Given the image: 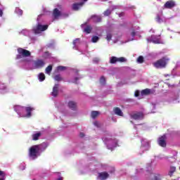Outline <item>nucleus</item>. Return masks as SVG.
Returning <instances> with one entry per match:
<instances>
[{"label": "nucleus", "instance_id": "nucleus-5", "mask_svg": "<svg viewBox=\"0 0 180 180\" xmlns=\"http://www.w3.org/2000/svg\"><path fill=\"white\" fill-rule=\"evenodd\" d=\"M148 43H153L154 44H161V35H152L147 38Z\"/></svg>", "mask_w": 180, "mask_h": 180}, {"label": "nucleus", "instance_id": "nucleus-30", "mask_svg": "<svg viewBox=\"0 0 180 180\" xmlns=\"http://www.w3.org/2000/svg\"><path fill=\"white\" fill-rule=\"evenodd\" d=\"M51 71H53V65H50L45 69L46 74H48V75H50L51 74Z\"/></svg>", "mask_w": 180, "mask_h": 180}, {"label": "nucleus", "instance_id": "nucleus-49", "mask_svg": "<svg viewBox=\"0 0 180 180\" xmlns=\"http://www.w3.org/2000/svg\"><path fill=\"white\" fill-rule=\"evenodd\" d=\"M134 96H135L136 98H138V96H140V91L136 90V91H135V93H134Z\"/></svg>", "mask_w": 180, "mask_h": 180}, {"label": "nucleus", "instance_id": "nucleus-17", "mask_svg": "<svg viewBox=\"0 0 180 180\" xmlns=\"http://www.w3.org/2000/svg\"><path fill=\"white\" fill-rule=\"evenodd\" d=\"M109 178V174L106 172H103L98 173V180H106Z\"/></svg>", "mask_w": 180, "mask_h": 180}, {"label": "nucleus", "instance_id": "nucleus-2", "mask_svg": "<svg viewBox=\"0 0 180 180\" xmlns=\"http://www.w3.org/2000/svg\"><path fill=\"white\" fill-rule=\"evenodd\" d=\"M43 14L38 15L37 18V25L32 27V30L24 29L19 32V34L29 37L32 41H36L37 37L42 32L47 30L49 29V25H43Z\"/></svg>", "mask_w": 180, "mask_h": 180}, {"label": "nucleus", "instance_id": "nucleus-54", "mask_svg": "<svg viewBox=\"0 0 180 180\" xmlns=\"http://www.w3.org/2000/svg\"><path fill=\"white\" fill-rule=\"evenodd\" d=\"M79 137H81V139L85 137V134H84V132H80L79 133Z\"/></svg>", "mask_w": 180, "mask_h": 180}, {"label": "nucleus", "instance_id": "nucleus-3", "mask_svg": "<svg viewBox=\"0 0 180 180\" xmlns=\"http://www.w3.org/2000/svg\"><path fill=\"white\" fill-rule=\"evenodd\" d=\"M103 143L105 144L107 148L113 151L116 147L119 146L118 141L110 134L106 135L102 139Z\"/></svg>", "mask_w": 180, "mask_h": 180}, {"label": "nucleus", "instance_id": "nucleus-55", "mask_svg": "<svg viewBox=\"0 0 180 180\" xmlns=\"http://www.w3.org/2000/svg\"><path fill=\"white\" fill-rule=\"evenodd\" d=\"M113 172H115V168L111 167L110 170L109 171L110 174H113Z\"/></svg>", "mask_w": 180, "mask_h": 180}, {"label": "nucleus", "instance_id": "nucleus-31", "mask_svg": "<svg viewBox=\"0 0 180 180\" xmlns=\"http://www.w3.org/2000/svg\"><path fill=\"white\" fill-rule=\"evenodd\" d=\"M100 37L96 36V35H94L92 37H91V43H98L100 40Z\"/></svg>", "mask_w": 180, "mask_h": 180}, {"label": "nucleus", "instance_id": "nucleus-48", "mask_svg": "<svg viewBox=\"0 0 180 180\" xmlns=\"http://www.w3.org/2000/svg\"><path fill=\"white\" fill-rule=\"evenodd\" d=\"M153 180H160V174H155L154 176H153Z\"/></svg>", "mask_w": 180, "mask_h": 180}, {"label": "nucleus", "instance_id": "nucleus-58", "mask_svg": "<svg viewBox=\"0 0 180 180\" xmlns=\"http://www.w3.org/2000/svg\"><path fill=\"white\" fill-rule=\"evenodd\" d=\"M2 178H0V180H5V176H1Z\"/></svg>", "mask_w": 180, "mask_h": 180}, {"label": "nucleus", "instance_id": "nucleus-45", "mask_svg": "<svg viewBox=\"0 0 180 180\" xmlns=\"http://www.w3.org/2000/svg\"><path fill=\"white\" fill-rule=\"evenodd\" d=\"M117 62L124 63V62H126V58H123V57L117 58Z\"/></svg>", "mask_w": 180, "mask_h": 180}, {"label": "nucleus", "instance_id": "nucleus-19", "mask_svg": "<svg viewBox=\"0 0 180 180\" xmlns=\"http://www.w3.org/2000/svg\"><path fill=\"white\" fill-rule=\"evenodd\" d=\"M115 9H117V6H111L109 9H107L105 11H104L103 15L104 16H109Z\"/></svg>", "mask_w": 180, "mask_h": 180}, {"label": "nucleus", "instance_id": "nucleus-1", "mask_svg": "<svg viewBox=\"0 0 180 180\" xmlns=\"http://www.w3.org/2000/svg\"><path fill=\"white\" fill-rule=\"evenodd\" d=\"M17 51L18 54L15 58L18 67L23 70H40L46 65V63L41 59L33 60V59L29 58L31 53L26 49L18 48Z\"/></svg>", "mask_w": 180, "mask_h": 180}, {"label": "nucleus", "instance_id": "nucleus-20", "mask_svg": "<svg viewBox=\"0 0 180 180\" xmlns=\"http://www.w3.org/2000/svg\"><path fill=\"white\" fill-rule=\"evenodd\" d=\"M9 92V89L6 87L5 84L0 82V94H8Z\"/></svg>", "mask_w": 180, "mask_h": 180}, {"label": "nucleus", "instance_id": "nucleus-43", "mask_svg": "<svg viewBox=\"0 0 180 180\" xmlns=\"http://www.w3.org/2000/svg\"><path fill=\"white\" fill-rule=\"evenodd\" d=\"M100 84L101 85H105V84H106V80L105 79V77H101L100 79Z\"/></svg>", "mask_w": 180, "mask_h": 180}, {"label": "nucleus", "instance_id": "nucleus-64", "mask_svg": "<svg viewBox=\"0 0 180 180\" xmlns=\"http://www.w3.org/2000/svg\"><path fill=\"white\" fill-rule=\"evenodd\" d=\"M63 127H68L67 125L63 126Z\"/></svg>", "mask_w": 180, "mask_h": 180}, {"label": "nucleus", "instance_id": "nucleus-23", "mask_svg": "<svg viewBox=\"0 0 180 180\" xmlns=\"http://www.w3.org/2000/svg\"><path fill=\"white\" fill-rule=\"evenodd\" d=\"M59 86H60V85L58 84H56L54 85V86L53 88V91L51 92V95L54 98H56V96H57V95H58V88H59Z\"/></svg>", "mask_w": 180, "mask_h": 180}, {"label": "nucleus", "instance_id": "nucleus-40", "mask_svg": "<svg viewBox=\"0 0 180 180\" xmlns=\"http://www.w3.org/2000/svg\"><path fill=\"white\" fill-rule=\"evenodd\" d=\"M70 14L68 13H61L60 18L65 19V18H68Z\"/></svg>", "mask_w": 180, "mask_h": 180}, {"label": "nucleus", "instance_id": "nucleus-37", "mask_svg": "<svg viewBox=\"0 0 180 180\" xmlns=\"http://www.w3.org/2000/svg\"><path fill=\"white\" fill-rule=\"evenodd\" d=\"M106 39L108 41H110V40H112V32L109 31L107 32Z\"/></svg>", "mask_w": 180, "mask_h": 180}, {"label": "nucleus", "instance_id": "nucleus-26", "mask_svg": "<svg viewBox=\"0 0 180 180\" xmlns=\"http://www.w3.org/2000/svg\"><path fill=\"white\" fill-rule=\"evenodd\" d=\"M40 136H41V132H40V131L33 134L32 135V140L34 141H36L39 140V138L40 137Z\"/></svg>", "mask_w": 180, "mask_h": 180}, {"label": "nucleus", "instance_id": "nucleus-60", "mask_svg": "<svg viewBox=\"0 0 180 180\" xmlns=\"http://www.w3.org/2000/svg\"><path fill=\"white\" fill-rule=\"evenodd\" d=\"M88 0H83V2H87Z\"/></svg>", "mask_w": 180, "mask_h": 180}, {"label": "nucleus", "instance_id": "nucleus-27", "mask_svg": "<svg viewBox=\"0 0 180 180\" xmlns=\"http://www.w3.org/2000/svg\"><path fill=\"white\" fill-rule=\"evenodd\" d=\"M115 115H117V116H123V112L122 110H120V108H115L113 110Z\"/></svg>", "mask_w": 180, "mask_h": 180}, {"label": "nucleus", "instance_id": "nucleus-41", "mask_svg": "<svg viewBox=\"0 0 180 180\" xmlns=\"http://www.w3.org/2000/svg\"><path fill=\"white\" fill-rule=\"evenodd\" d=\"M56 70H57V71H64V70H67V67H65V66H58Z\"/></svg>", "mask_w": 180, "mask_h": 180}, {"label": "nucleus", "instance_id": "nucleus-10", "mask_svg": "<svg viewBox=\"0 0 180 180\" xmlns=\"http://www.w3.org/2000/svg\"><path fill=\"white\" fill-rule=\"evenodd\" d=\"M167 135L164 134L163 136H160L158 140V143L160 147H167Z\"/></svg>", "mask_w": 180, "mask_h": 180}, {"label": "nucleus", "instance_id": "nucleus-61", "mask_svg": "<svg viewBox=\"0 0 180 180\" xmlns=\"http://www.w3.org/2000/svg\"><path fill=\"white\" fill-rule=\"evenodd\" d=\"M139 29H140V27H138L136 30H139Z\"/></svg>", "mask_w": 180, "mask_h": 180}, {"label": "nucleus", "instance_id": "nucleus-35", "mask_svg": "<svg viewBox=\"0 0 180 180\" xmlns=\"http://www.w3.org/2000/svg\"><path fill=\"white\" fill-rule=\"evenodd\" d=\"M110 63L111 64H116V63H117V58L116 56H112L110 58Z\"/></svg>", "mask_w": 180, "mask_h": 180}, {"label": "nucleus", "instance_id": "nucleus-13", "mask_svg": "<svg viewBox=\"0 0 180 180\" xmlns=\"http://www.w3.org/2000/svg\"><path fill=\"white\" fill-rule=\"evenodd\" d=\"M175 6H176V3L172 0L167 1L164 5V8L166 9H172V8H175Z\"/></svg>", "mask_w": 180, "mask_h": 180}, {"label": "nucleus", "instance_id": "nucleus-25", "mask_svg": "<svg viewBox=\"0 0 180 180\" xmlns=\"http://www.w3.org/2000/svg\"><path fill=\"white\" fill-rule=\"evenodd\" d=\"M166 19L165 18L162 17L161 15L158 14L156 17V22L158 23H164L165 22Z\"/></svg>", "mask_w": 180, "mask_h": 180}, {"label": "nucleus", "instance_id": "nucleus-7", "mask_svg": "<svg viewBox=\"0 0 180 180\" xmlns=\"http://www.w3.org/2000/svg\"><path fill=\"white\" fill-rule=\"evenodd\" d=\"M169 60V59L162 58L157 62L154 63L153 65L154 67H155V68H165V66L167 65V61H168Z\"/></svg>", "mask_w": 180, "mask_h": 180}, {"label": "nucleus", "instance_id": "nucleus-12", "mask_svg": "<svg viewBox=\"0 0 180 180\" xmlns=\"http://www.w3.org/2000/svg\"><path fill=\"white\" fill-rule=\"evenodd\" d=\"M52 18L53 20H57L61 18V11L58 8H54L52 13Z\"/></svg>", "mask_w": 180, "mask_h": 180}, {"label": "nucleus", "instance_id": "nucleus-29", "mask_svg": "<svg viewBox=\"0 0 180 180\" xmlns=\"http://www.w3.org/2000/svg\"><path fill=\"white\" fill-rule=\"evenodd\" d=\"M38 79L39 82H43V81L46 79V75H44V73H39L38 75Z\"/></svg>", "mask_w": 180, "mask_h": 180}, {"label": "nucleus", "instance_id": "nucleus-52", "mask_svg": "<svg viewBox=\"0 0 180 180\" xmlns=\"http://www.w3.org/2000/svg\"><path fill=\"white\" fill-rule=\"evenodd\" d=\"M44 57H46V58L50 57V53H49V52H45V53H44Z\"/></svg>", "mask_w": 180, "mask_h": 180}, {"label": "nucleus", "instance_id": "nucleus-63", "mask_svg": "<svg viewBox=\"0 0 180 180\" xmlns=\"http://www.w3.org/2000/svg\"><path fill=\"white\" fill-rule=\"evenodd\" d=\"M89 171H94V169H91V168L89 169Z\"/></svg>", "mask_w": 180, "mask_h": 180}, {"label": "nucleus", "instance_id": "nucleus-42", "mask_svg": "<svg viewBox=\"0 0 180 180\" xmlns=\"http://www.w3.org/2000/svg\"><path fill=\"white\" fill-rule=\"evenodd\" d=\"M55 81H62L63 78H61V76L60 75H56L54 77Z\"/></svg>", "mask_w": 180, "mask_h": 180}, {"label": "nucleus", "instance_id": "nucleus-32", "mask_svg": "<svg viewBox=\"0 0 180 180\" xmlns=\"http://www.w3.org/2000/svg\"><path fill=\"white\" fill-rule=\"evenodd\" d=\"M81 78H82L81 76L75 77L74 79L70 80L69 82H72V84H78V80L81 79Z\"/></svg>", "mask_w": 180, "mask_h": 180}, {"label": "nucleus", "instance_id": "nucleus-51", "mask_svg": "<svg viewBox=\"0 0 180 180\" xmlns=\"http://www.w3.org/2000/svg\"><path fill=\"white\" fill-rule=\"evenodd\" d=\"M94 124L96 126V127H101V123H99L98 121L94 122Z\"/></svg>", "mask_w": 180, "mask_h": 180}, {"label": "nucleus", "instance_id": "nucleus-4", "mask_svg": "<svg viewBox=\"0 0 180 180\" xmlns=\"http://www.w3.org/2000/svg\"><path fill=\"white\" fill-rule=\"evenodd\" d=\"M41 155V153H40V150H39V148L37 146V145L30 147L29 150L30 160H37V158H39V157H40Z\"/></svg>", "mask_w": 180, "mask_h": 180}, {"label": "nucleus", "instance_id": "nucleus-24", "mask_svg": "<svg viewBox=\"0 0 180 180\" xmlns=\"http://www.w3.org/2000/svg\"><path fill=\"white\" fill-rule=\"evenodd\" d=\"M68 106L72 110H77V103L74 101H69L68 103Z\"/></svg>", "mask_w": 180, "mask_h": 180}, {"label": "nucleus", "instance_id": "nucleus-11", "mask_svg": "<svg viewBox=\"0 0 180 180\" xmlns=\"http://www.w3.org/2000/svg\"><path fill=\"white\" fill-rule=\"evenodd\" d=\"M130 117L134 120H141L144 117V115L143 112H134L130 114Z\"/></svg>", "mask_w": 180, "mask_h": 180}, {"label": "nucleus", "instance_id": "nucleus-57", "mask_svg": "<svg viewBox=\"0 0 180 180\" xmlns=\"http://www.w3.org/2000/svg\"><path fill=\"white\" fill-rule=\"evenodd\" d=\"M73 71H74L75 74H76V75H78V70L73 69Z\"/></svg>", "mask_w": 180, "mask_h": 180}, {"label": "nucleus", "instance_id": "nucleus-16", "mask_svg": "<svg viewBox=\"0 0 180 180\" xmlns=\"http://www.w3.org/2000/svg\"><path fill=\"white\" fill-rule=\"evenodd\" d=\"M32 110H34V108L31 107H25V112H26V114L24 112V117H32Z\"/></svg>", "mask_w": 180, "mask_h": 180}, {"label": "nucleus", "instance_id": "nucleus-46", "mask_svg": "<svg viewBox=\"0 0 180 180\" xmlns=\"http://www.w3.org/2000/svg\"><path fill=\"white\" fill-rule=\"evenodd\" d=\"M165 160H168L169 162H171V163L174 162V157H170V158L165 157Z\"/></svg>", "mask_w": 180, "mask_h": 180}, {"label": "nucleus", "instance_id": "nucleus-15", "mask_svg": "<svg viewBox=\"0 0 180 180\" xmlns=\"http://www.w3.org/2000/svg\"><path fill=\"white\" fill-rule=\"evenodd\" d=\"M73 49L77 50L79 51V46H81V39L79 38H77L73 41Z\"/></svg>", "mask_w": 180, "mask_h": 180}, {"label": "nucleus", "instance_id": "nucleus-36", "mask_svg": "<svg viewBox=\"0 0 180 180\" xmlns=\"http://www.w3.org/2000/svg\"><path fill=\"white\" fill-rule=\"evenodd\" d=\"M137 63L138 64H143V63H144V57H143L142 56H139L137 58Z\"/></svg>", "mask_w": 180, "mask_h": 180}, {"label": "nucleus", "instance_id": "nucleus-62", "mask_svg": "<svg viewBox=\"0 0 180 180\" xmlns=\"http://www.w3.org/2000/svg\"><path fill=\"white\" fill-rule=\"evenodd\" d=\"M58 110L61 111V110H60V107H58Z\"/></svg>", "mask_w": 180, "mask_h": 180}, {"label": "nucleus", "instance_id": "nucleus-53", "mask_svg": "<svg viewBox=\"0 0 180 180\" xmlns=\"http://www.w3.org/2000/svg\"><path fill=\"white\" fill-rule=\"evenodd\" d=\"M57 175L58 176L57 180H63V177H61V174L60 173H57Z\"/></svg>", "mask_w": 180, "mask_h": 180}, {"label": "nucleus", "instance_id": "nucleus-9", "mask_svg": "<svg viewBox=\"0 0 180 180\" xmlns=\"http://www.w3.org/2000/svg\"><path fill=\"white\" fill-rule=\"evenodd\" d=\"M88 22H86L84 24L81 25V27L84 32V33H86V34H89L92 32V26L88 25Z\"/></svg>", "mask_w": 180, "mask_h": 180}, {"label": "nucleus", "instance_id": "nucleus-6", "mask_svg": "<svg viewBox=\"0 0 180 180\" xmlns=\"http://www.w3.org/2000/svg\"><path fill=\"white\" fill-rule=\"evenodd\" d=\"M141 146L140 150L142 151V153H139V154L141 155L143 153H144V151H148V150H150V142H148L147 139H141Z\"/></svg>", "mask_w": 180, "mask_h": 180}, {"label": "nucleus", "instance_id": "nucleus-50", "mask_svg": "<svg viewBox=\"0 0 180 180\" xmlns=\"http://www.w3.org/2000/svg\"><path fill=\"white\" fill-rule=\"evenodd\" d=\"M47 47H48L49 49H54V44H53V43L48 44H47Z\"/></svg>", "mask_w": 180, "mask_h": 180}, {"label": "nucleus", "instance_id": "nucleus-8", "mask_svg": "<svg viewBox=\"0 0 180 180\" xmlns=\"http://www.w3.org/2000/svg\"><path fill=\"white\" fill-rule=\"evenodd\" d=\"M14 110L20 117H25V107L15 105L14 106Z\"/></svg>", "mask_w": 180, "mask_h": 180}, {"label": "nucleus", "instance_id": "nucleus-21", "mask_svg": "<svg viewBox=\"0 0 180 180\" xmlns=\"http://www.w3.org/2000/svg\"><path fill=\"white\" fill-rule=\"evenodd\" d=\"M84 6V2H80V3H75L72 6V9L73 11H79L81 8Z\"/></svg>", "mask_w": 180, "mask_h": 180}, {"label": "nucleus", "instance_id": "nucleus-28", "mask_svg": "<svg viewBox=\"0 0 180 180\" xmlns=\"http://www.w3.org/2000/svg\"><path fill=\"white\" fill-rule=\"evenodd\" d=\"M151 94V89H146L141 91V95L143 96V95H150Z\"/></svg>", "mask_w": 180, "mask_h": 180}, {"label": "nucleus", "instance_id": "nucleus-59", "mask_svg": "<svg viewBox=\"0 0 180 180\" xmlns=\"http://www.w3.org/2000/svg\"><path fill=\"white\" fill-rule=\"evenodd\" d=\"M152 105L153 106V109H155V104L153 103Z\"/></svg>", "mask_w": 180, "mask_h": 180}, {"label": "nucleus", "instance_id": "nucleus-14", "mask_svg": "<svg viewBox=\"0 0 180 180\" xmlns=\"http://www.w3.org/2000/svg\"><path fill=\"white\" fill-rule=\"evenodd\" d=\"M136 36H140V33L136 32L135 29H133L131 33V37H128V39L127 41H125V43H128V41H133V40H136V38H134L136 37Z\"/></svg>", "mask_w": 180, "mask_h": 180}, {"label": "nucleus", "instance_id": "nucleus-56", "mask_svg": "<svg viewBox=\"0 0 180 180\" xmlns=\"http://www.w3.org/2000/svg\"><path fill=\"white\" fill-rule=\"evenodd\" d=\"M0 176H5V172L0 170Z\"/></svg>", "mask_w": 180, "mask_h": 180}, {"label": "nucleus", "instance_id": "nucleus-44", "mask_svg": "<svg viewBox=\"0 0 180 180\" xmlns=\"http://www.w3.org/2000/svg\"><path fill=\"white\" fill-rule=\"evenodd\" d=\"M20 169H21V171H23L26 168V164L25 163H21L20 165V167H19Z\"/></svg>", "mask_w": 180, "mask_h": 180}, {"label": "nucleus", "instance_id": "nucleus-38", "mask_svg": "<svg viewBox=\"0 0 180 180\" xmlns=\"http://www.w3.org/2000/svg\"><path fill=\"white\" fill-rule=\"evenodd\" d=\"M4 11H5V7L4 6H0V18L4 16Z\"/></svg>", "mask_w": 180, "mask_h": 180}, {"label": "nucleus", "instance_id": "nucleus-34", "mask_svg": "<svg viewBox=\"0 0 180 180\" xmlns=\"http://www.w3.org/2000/svg\"><path fill=\"white\" fill-rule=\"evenodd\" d=\"M15 12L19 16H22L23 15V11H22V9L19 8L18 7L15 8Z\"/></svg>", "mask_w": 180, "mask_h": 180}, {"label": "nucleus", "instance_id": "nucleus-39", "mask_svg": "<svg viewBox=\"0 0 180 180\" xmlns=\"http://www.w3.org/2000/svg\"><path fill=\"white\" fill-rule=\"evenodd\" d=\"M98 115H99V112H98V111H93L91 112V117L93 119H95V117H96V116H98Z\"/></svg>", "mask_w": 180, "mask_h": 180}, {"label": "nucleus", "instance_id": "nucleus-33", "mask_svg": "<svg viewBox=\"0 0 180 180\" xmlns=\"http://www.w3.org/2000/svg\"><path fill=\"white\" fill-rule=\"evenodd\" d=\"M175 171H176V167H175L174 166L170 167V169L169 172V176H172V175L174 174V172H175Z\"/></svg>", "mask_w": 180, "mask_h": 180}, {"label": "nucleus", "instance_id": "nucleus-47", "mask_svg": "<svg viewBox=\"0 0 180 180\" xmlns=\"http://www.w3.org/2000/svg\"><path fill=\"white\" fill-rule=\"evenodd\" d=\"M93 63H94V64H98V63H99V58H94L93 59Z\"/></svg>", "mask_w": 180, "mask_h": 180}, {"label": "nucleus", "instance_id": "nucleus-18", "mask_svg": "<svg viewBox=\"0 0 180 180\" xmlns=\"http://www.w3.org/2000/svg\"><path fill=\"white\" fill-rule=\"evenodd\" d=\"M38 150H39V153H41L43 151H44V150H46V148H47V147H49V143H47V142H44L42 143H41L40 145H37Z\"/></svg>", "mask_w": 180, "mask_h": 180}, {"label": "nucleus", "instance_id": "nucleus-22", "mask_svg": "<svg viewBox=\"0 0 180 180\" xmlns=\"http://www.w3.org/2000/svg\"><path fill=\"white\" fill-rule=\"evenodd\" d=\"M91 19L95 23H99V22H102V18H101L99 15H91V18L87 20V21L89 22Z\"/></svg>", "mask_w": 180, "mask_h": 180}]
</instances>
